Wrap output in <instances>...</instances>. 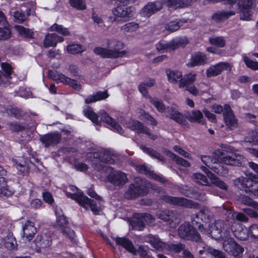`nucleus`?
I'll return each instance as SVG.
<instances>
[{"label": "nucleus", "mask_w": 258, "mask_h": 258, "mask_svg": "<svg viewBox=\"0 0 258 258\" xmlns=\"http://www.w3.org/2000/svg\"><path fill=\"white\" fill-rule=\"evenodd\" d=\"M107 48L95 47L93 52L102 58H116L122 57L126 54L124 50L120 51L124 47L123 43L116 40H110L107 42Z\"/></svg>", "instance_id": "nucleus-1"}, {"label": "nucleus", "mask_w": 258, "mask_h": 258, "mask_svg": "<svg viewBox=\"0 0 258 258\" xmlns=\"http://www.w3.org/2000/svg\"><path fill=\"white\" fill-rule=\"evenodd\" d=\"M150 187V183L147 180L137 177L131 183L125 192L127 199H134L147 194Z\"/></svg>", "instance_id": "nucleus-2"}, {"label": "nucleus", "mask_w": 258, "mask_h": 258, "mask_svg": "<svg viewBox=\"0 0 258 258\" xmlns=\"http://www.w3.org/2000/svg\"><path fill=\"white\" fill-rule=\"evenodd\" d=\"M234 184L240 190L245 189L258 197V177L251 174L247 177L241 176L234 180Z\"/></svg>", "instance_id": "nucleus-3"}, {"label": "nucleus", "mask_w": 258, "mask_h": 258, "mask_svg": "<svg viewBox=\"0 0 258 258\" xmlns=\"http://www.w3.org/2000/svg\"><path fill=\"white\" fill-rule=\"evenodd\" d=\"M224 151L231 153V155H227L220 158L222 163L226 165L242 166L245 164V158L239 154L234 153L235 149L233 147L226 144H223L221 146Z\"/></svg>", "instance_id": "nucleus-4"}, {"label": "nucleus", "mask_w": 258, "mask_h": 258, "mask_svg": "<svg viewBox=\"0 0 258 258\" xmlns=\"http://www.w3.org/2000/svg\"><path fill=\"white\" fill-rule=\"evenodd\" d=\"M67 197L75 200L80 206L86 209L90 207L91 211L95 215L99 214L100 211V208L97 206L96 203L86 196L84 195L82 191H78L76 194H71L66 192Z\"/></svg>", "instance_id": "nucleus-5"}, {"label": "nucleus", "mask_w": 258, "mask_h": 258, "mask_svg": "<svg viewBox=\"0 0 258 258\" xmlns=\"http://www.w3.org/2000/svg\"><path fill=\"white\" fill-rule=\"evenodd\" d=\"M125 5L118 2L117 6L112 11L115 17L111 20L112 22L122 23L134 16L135 9L132 7H126Z\"/></svg>", "instance_id": "nucleus-6"}, {"label": "nucleus", "mask_w": 258, "mask_h": 258, "mask_svg": "<svg viewBox=\"0 0 258 258\" xmlns=\"http://www.w3.org/2000/svg\"><path fill=\"white\" fill-rule=\"evenodd\" d=\"M116 243L123 247L129 252L136 255L138 253L141 258H153L150 255L148 251L142 246H140L138 250H136L132 241L125 237H117L114 238Z\"/></svg>", "instance_id": "nucleus-7"}, {"label": "nucleus", "mask_w": 258, "mask_h": 258, "mask_svg": "<svg viewBox=\"0 0 258 258\" xmlns=\"http://www.w3.org/2000/svg\"><path fill=\"white\" fill-rule=\"evenodd\" d=\"M178 235L184 240L192 241H199L201 239L200 233L189 223L184 222L178 228Z\"/></svg>", "instance_id": "nucleus-8"}, {"label": "nucleus", "mask_w": 258, "mask_h": 258, "mask_svg": "<svg viewBox=\"0 0 258 258\" xmlns=\"http://www.w3.org/2000/svg\"><path fill=\"white\" fill-rule=\"evenodd\" d=\"M230 224L223 220L216 221L212 227L211 234L215 239L226 238L230 233Z\"/></svg>", "instance_id": "nucleus-9"}, {"label": "nucleus", "mask_w": 258, "mask_h": 258, "mask_svg": "<svg viewBox=\"0 0 258 258\" xmlns=\"http://www.w3.org/2000/svg\"><path fill=\"white\" fill-rule=\"evenodd\" d=\"M163 201L174 205L183 206L186 208H196L199 206L197 203L181 197H175L168 195H162L160 197Z\"/></svg>", "instance_id": "nucleus-10"}, {"label": "nucleus", "mask_w": 258, "mask_h": 258, "mask_svg": "<svg viewBox=\"0 0 258 258\" xmlns=\"http://www.w3.org/2000/svg\"><path fill=\"white\" fill-rule=\"evenodd\" d=\"M258 0H239L240 9V18L243 20H249L252 15L251 8Z\"/></svg>", "instance_id": "nucleus-11"}, {"label": "nucleus", "mask_w": 258, "mask_h": 258, "mask_svg": "<svg viewBox=\"0 0 258 258\" xmlns=\"http://www.w3.org/2000/svg\"><path fill=\"white\" fill-rule=\"evenodd\" d=\"M56 215L57 225L59 226L61 232L64 236L69 238L71 241L74 240L75 237V233L73 230L67 226L68 221L66 217L63 215H59L57 212H56Z\"/></svg>", "instance_id": "nucleus-12"}, {"label": "nucleus", "mask_w": 258, "mask_h": 258, "mask_svg": "<svg viewBox=\"0 0 258 258\" xmlns=\"http://www.w3.org/2000/svg\"><path fill=\"white\" fill-rule=\"evenodd\" d=\"M34 241L36 246V251L41 252V248H46L51 245L52 238L50 233H44L38 235Z\"/></svg>", "instance_id": "nucleus-13"}, {"label": "nucleus", "mask_w": 258, "mask_h": 258, "mask_svg": "<svg viewBox=\"0 0 258 258\" xmlns=\"http://www.w3.org/2000/svg\"><path fill=\"white\" fill-rule=\"evenodd\" d=\"M223 116L227 127L230 130H234L237 127V119L235 118L230 106L228 104L224 105Z\"/></svg>", "instance_id": "nucleus-14"}, {"label": "nucleus", "mask_w": 258, "mask_h": 258, "mask_svg": "<svg viewBox=\"0 0 258 258\" xmlns=\"http://www.w3.org/2000/svg\"><path fill=\"white\" fill-rule=\"evenodd\" d=\"M94 158L98 159L100 162L113 164L115 162V154L109 149H102L93 153Z\"/></svg>", "instance_id": "nucleus-15"}, {"label": "nucleus", "mask_w": 258, "mask_h": 258, "mask_svg": "<svg viewBox=\"0 0 258 258\" xmlns=\"http://www.w3.org/2000/svg\"><path fill=\"white\" fill-rule=\"evenodd\" d=\"M180 43V41L177 39H173L169 42L161 40L156 44V47L159 52H164L176 49Z\"/></svg>", "instance_id": "nucleus-16"}, {"label": "nucleus", "mask_w": 258, "mask_h": 258, "mask_svg": "<svg viewBox=\"0 0 258 258\" xmlns=\"http://www.w3.org/2000/svg\"><path fill=\"white\" fill-rule=\"evenodd\" d=\"M107 179L110 182L116 186H122L127 181L126 174L119 171L111 172L107 176Z\"/></svg>", "instance_id": "nucleus-17"}, {"label": "nucleus", "mask_w": 258, "mask_h": 258, "mask_svg": "<svg viewBox=\"0 0 258 258\" xmlns=\"http://www.w3.org/2000/svg\"><path fill=\"white\" fill-rule=\"evenodd\" d=\"M230 69L231 67L228 62H221L208 68L206 70V75L208 78L215 77L220 75L224 70Z\"/></svg>", "instance_id": "nucleus-18"}, {"label": "nucleus", "mask_w": 258, "mask_h": 258, "mask_svg": "<svg viewBox=\"0 0 258 258\" xmlns=\"http://www.w3.org/2000/svg\"><path fill=\"white\" fill-rule=\"evenodd\" d=\"M207 62V57L206 55L201 52L198 51L192 54L191 57L187 63L186 65L190 68L196 66H202Z\"/></svg>", "instance_id": "nucleus-19"}, {"label": "nucleus", "mask_w": 258, "mask_h": 258, "mask_svg": "<svg viewBox=\"0 0 258 258\" xmlns=\"http://www.w3.org/2000/svg\"><path fill=\"white\" fill-rule=\"evenodd\" d=\"M61 137V135L58 133H51L41 136L40 141L45 147L47 148L57 144L60 142Z\"/></svg>", "instance_id": "nucleus-20"}, {"label": "nucleus", "mask_w": 258, "mask_h": 258, "mask_svg": "<svg viewBox=\"0 0 258 258\" xmlns=\"http://www.w3.org/2000/svg\"><path fill=\"white\" fill-rule=\"evenodd\" d=\"M1 67L5 74L0 71V86L5 87L11 83L12 69L9 63L4 62L1 63Z\"/></svg>", "instance_id": "nucleus-21"}, {"label": "nucleus", "mask_w": 258, "mask_h": 258, "mask_svg": "<svg viewBox=\"0 0 258 258\" xmlns=\"http://www.w3.org/2000/svg\"><path fill=\"white\" fill-rule=\"evenodd\" d=\"M99 116L101 120L110 125L115 131L120 135H123L124 130L121 126L104 110H101L99 112Z\"/></svg>", "instance_id": "nucleus-22"}, {"label": "nucleus", "mask_w": 258, "mask_h": 258, "mask_svg": "<svg viewBox=\"0 0 258 258\" xmlns=\"http://www.w3.org/2000/svg\"><path fill=\"white\" fill-rule=\"evenodd\" d=\"M156 216L158 218L167 222L170 225L173 222H178L177 214L173 211H159L156 213Z\"/></svg>", "instance_id": "nucleus-23"}, {"label": "nucleus", "mask_w": 258, "mask_h": 258, "mask_svg": "<svg viewBox=\"0 0 258 258\" xmlns=\"http://www.w3.org/2000/svg\"><path fill=\"white\" fill-rule=\"evenodd\" d=\"M162 4L160 2L148 3L142 10L141 14L144 17H149L161 9Z\"/></svg>", "instance_id": "nucleus-24"}, {"label": "nucleus", "mask_w": 258, "mask_h": 258, "mask_svg": "<svg viewBox=\"0 0 258 258\" xmlns=\"http://www.w3.org/2000/svg\"><path fill=\"white\" fill-rule=\"evenodd\" d=\"M64 39L62 37L59 36L56 33H48L45 35L43 40V45L45 47H54L58 42L63 41Z\"/></svg>", "instance_id": "nucleus-25"}, {"label": "nucleus", "mask_w": 258, "mask_h": 258, "mask_svg": "<svg viewBox=\"0 0 258 258\" xmlns=\"http://www.w3.org/2000/svg\"><path fill=\"white\" fill-rule=\"evenodd\" d=\"M166 116L174 120L179 124L184 125L186 121L183 115L176 109L172 107H168L166 111Z\"/></svg>", "instance_id": "nucleus-26"}, {"label": "nucleus", "mask_w": 258, "mask_h": 258, "mask_svg": "<svg viewBox=\"0 0 258 258\" xmlns=\"http://www.w3.org/2000/svg\"><path fill=\"white\" fill-rule=\"evenodd\" d=\"M23 238H25L28 241L32 240L36 233V228L34 226L33 223L27 221L23 227Z\"/></svg>", "instance_id": "nucleus-27"}, {"label": "nucleus", "mask_w": 258, "mask_h": 258, "mask_svg": "<svg viewBox=\"0 0 258 258\" xmlns=\"http://www.w3.org/2000/svg\"><path fill=\"white\" fill-rule=\"evenodd\" d=\"M146 241L158 250H162L166 248V243L162 242L155 235L150 234L146 237Z\"/></svg>", "instance_id": "nucleus-28"}, {"label": "nucleus", "mask_w": 258, "mask_h": 258, "mask_svg": "<svg viewBox=\"0 0 258 258\" xmlns=\"http://www.w3.org/2000/svg\"><path fill=\"white\" fill-rule=\"evenodd\" d=\"M130 223L133 230H142L145 227V224L141 213L136 214L130 220Z\"/></svg>", "instance_id": "nucleus-29"}, {"label": "nucleus", "mask_w": 258, "mask_h": 258, "mask_svg": "<svg viewBox=\"0 0 258 258\" xmlns=\"http://www.w3.org/2000/svg\"><path fill=\"white\" fill-rule=\"evenodd\" d=\"M197 78V74L193 72L185 75L179 81V88H184L194 83Z\"/></svg>", "instance_id": "nucleus-30"}, {"label": "nucleus", "mask_w": 258, "mask_h": 258, "mask_svg": "<svg viewBox=\"0 0 258 258\" xmlns=\"http://www.w3.org/2000/svg\"><path fill=\"white\" fill-rule=\"evenodd\" d=\"M231 230L233 235L238 239L241 240H245L248 239L249 230L246 227H242L240 225H237V227L235 229L232 228Z\"/></svg>", "instance_id": "nucleus-31"}, {"label": "nucleus", "mask_w": 258, "mask_h": 258, "mask_svg": "<svg viewBox=\"0 0 258 258\" xmlns=\"http://www.w3.org/2000/svg\"><path fill=\"white\" fill-rule=\"evenodd\" d=\"M127 127L138 134H143L145 132L147 126H145L142 122L138 120H131L127 123Z\"/></svg>", "instance_id": "nucleus-32"}, {"label": "nucleus", "mask_w": 258, "mask_h": 258, "mask_svg": "<svg viewBox=\"0 0 258 258\" xmlns=\"http://www.w3.org/2000/svg\"><path fill=\"white\" fill-rule=\"evenodd\" d=\"M210 168L219 176L226 177L228 175V168L221 163H218L216 159H214V165L210 166Z\"/></svg>", "instance_id": "nucleus-33"}, {"label": "nucleus", "mask_w": 258, "mask_h": 258, "mask_svg": "<svg viewBox=\"0 0 258 258\" xmlns=\"http://www.w3.org/2000/svg\"><path fill=\"white\" fill-rule=\"evenodd\" d=\"M235 14V12L233 11L229 12L224 11H218L212 15V19L216 22H220L224 21Z\"/></svg>", "instance_id": "nucleus-34"}, {"label": "nucleus", "mask_w": 258, "mask_h": 258, "mask_svg": "<svg viewBox=\"0 0 258 258\" xmlns=\"http://www.w3.org/2000/svg\"><path fill=\"white\" fill-rule=\"evenodd\" d=\"M108 95L106 91H98L93 94L92 95L88 96L85 100L86 104H89L96 101L101 100L107 98Z\"/></svg>", "instance_id": "nucleus-35"}, {"label": "nucleus", "mask_w": 258, "mask_h": 258, "mask_svg": "<svg viewBox=\"0 0 258 258\" xmlns=\"http://www.w3.org/2000/svg\"><path fill=\"white\" fill-rule=\"evenodd\" d=\"M185 118L191 122H202L203 115L199 110L188 112L185 114Z\"/></svg>", "instance_id": "nucleus-36"}, {"label": "nucleus", "mask_w": 258, "mask_h": 258, "mask_svg": "<svg viewBox=\"0 0 258 258\" xmlns=\"http://www.w3.org/2000/svg\"><path fill=\"white\" fill-rule=\"evenodd\" d=\"M140 149L153 158L156 159L162 162H164L165 160V158L163 155L151 148L141 145L140 146Z\"/></svg>", "instance_id": "nucleus-37"}, {"label": "nucleus", "mask_w": 258, "mask_h": 258, "mask_svg": "<svg viewBox=\"0 0 258 258\" xmlns=\"http://www.w3.org/2000/svg\"><path fill=\"white\" fill-rule=\"evenodd\" d=\"M212 217V214L210 211L206 207L202 208L197 214V218L198 220H201V221L205 223H208Z\"/></svg>", "instance_id": "nucleus-38"}, {"label": "nucleus", "mask_w": 258, "mask_h": 258, "mask_svg": "<svg viewBox=\"0 0 258 258\" xmlns=\"http://www.w3.org/2000/svg\"><path fill=\"white\" fill-rule=\"evenodd\" d=\"M14 28L21 36L27 38H34V32L31 29L26 28L20 25H16Z\"/></svg>", "instance_id": "nucleus-39"}, {"label": "nucleus", "mask_w": 258, "mask_h": 258, "mask_svg": "<svg viewBox=\"0 0 258 258\" xmlns=\"http://www.w3.org/2000/svg\"><path fill=\"white\" fill-rule=\"evenodd\" d=\"M165 152L167 156H169L171 158L174 160L177 164L185 167H188L190 166V164L188 161L172 153L170 151L166 150Z\"/></svg>", "instance_id": "nucleus-40"}, {"label": "nucleus", "mask_w": 258, "mask_h": 258, "mask_svg": "<svg viewBox=\"0 0 258 258\" xmlns=\"http://www.w3.org/2000/svg\"><path fill=\"white\" fill-rule=\"evenodd\" d=\"M210 180L211 183L216 186L219 187L222 190H227L228 189V185L221 179L216 176L214 174H210Z\"/></svg>", "instance_id": "nucleus-41"}, {"label": "nucleus", "mask_w": 258, "mask_h": 258, "mask_svg": "<svg viewBox=\"0 0 258 258\" xmlns=\"http://www.w3.org/2000/svg\"><path fill=\"white\" fill-rule=\"evenodd\" d=\"M239 200L242 204L251 207L258 210V203L254 201L249 197L245 195H241L239 198Z\"/></svg>", "instance_id": "nucleus-42"}, {"label": "nucleus", "mask_w": 258, "mask_h": 258, "mask_svg": "<svg viewBox=\"0 0 258 258\" xmlns=\"http://www.w3.org/2000/svg\"><path fill=\"white\" fill-rule=\"evenodd\" d=\"M84 115L91 120L93 122L98 125V115L93 111L92 109L87 106L83 111Z\"/></svg>", "instance_id": "nucleus-43"}, {"label": "nucleus", "mask_w": 258, "mask_h": 258, "mask_svg": "<svg viewBox=\"0 0 258 258\" xmlns=\"http://www.w3.org/2000/svg\"><path fill=\"white\" fill-rule=\"evenodd\" d=\"M196 182L199 184L204 186H210V182L209 181L206 176L201 173H196L193 174Z\"/></svg>", "instance_id": "nucleus-44"}, {"label": "nucleus", "mask_w": 258, "mask_h": 258, "mask_svg": "<svg viewBox=\"0 0 258 258\" xmlns=\"http://www.w3.org/2000/svg\"><path fill=\"white\" fill-rule=\"evenodd\" d=\"M168 81L172 83H176L178 79L182 78V73L179 71H172L167 73Z\"/></svg>", "instance_id": "nucleus-45"}, {"label": "nucleus", "mask_w": 258, "mask_h": 258, "mask_svg": "<svg viewBox=\"0 0 258 258\" xmlns=\"http://www.w3.org/2000/svg\"><path fill=\"white\" fill-rule=\"evenodd\" d=\"M186 247L185 244L179 243L177 244H167L166 249H168L171 251H173L175 253H179L182 252L184 249V247Z\"/></svg>", "instance_id": "nucleus-46"}, {"label": "nucleus", "mask_w": 258, "mask_h": 258, "mask_svg": "<svg viewBox=\"0 0 258 258\" xmlns=\"http://www.w3.org/2000/svg\"><path fill=\"white\" fill-rule=\"evenodd\" d=\"M245 141L253 145H258V130L249 132L245 137Z\"/></svg>", "instance_id": "nucleus-47"}, {"label": "nucleus", "mask_w": 258, "mask_h": 258, "mask_svg": "<svg viewBox=\"0 0 258 258\" xmlns=\"http://www.w3.org/2000/svg\"><path fill=\"white\" fill-rule=\"evenodd\" d=\"M181 22V20L178 19L171 21L165 25V29L170 32H174L180 27V23Z\"/></svg>", "instance_id": "nucleus-48"}, {"label": "nucleus", "mask_w": 258, "mask_h": 258, "mask_svg": "<svg viewBox=\"0 0 258 258\" xmlns=\"http://www.w3.org/2000/svg\"><path fill=\"white\" fill-rule=\"evenodd\" d=\"M49 30L50 31H56L64 36L70 35V32L67 28H64L62 25H59L57 24H54L52 25L50 27Z\"/></svg>", "instance_id": "nucleus-49"}, {"label": "nucleus", "mask_w": 258, "mask_h": 258, "mask_svg": "<svg viewBox=\"0 0 258 258\" xmlns=\"http://www.w3.org/2000/svg\"><path fill=\"white\" fill-rule=\"evenodd\" d=\"M243 251V248L236 243V246H233L228 253L232 255L235 258H242Z\"/></svg>", "instance_id": "nucleus-50"}, {"label": "nucleus", "mask_w": 258, "mask_h": 258, "mask_svg": "<svg viewBox=\"0 0 258 258\" xmlns=\"http://www.w3.org/2000/svg\"><path fill=\"white\" fill-rule=\"evenodd\" d=\"M68 52L71 54L81 53L85 50L82 45L78 44H72L67 46Z\"/></svg>", "instance_id": "nucleus-51"}, {"label": "nucleus", "mask_w": 258, "mask_h": 258, "mask_svg": "<svg viewBox=\"0 0 258 258\" xmlns=\"http://www.w3.org/2000/svg\"><path fill=\"white\" fill-rule=\"evenodd\" d=\"M208 254L211 258H225L226 255L224 252L211 247V248H207Z\"/></svg>", "instance_id": "nucleus-52"}, {"label": "nucleus", "mask_w": 258, "mask_h": 258, "mask_svg": "<svg viewBox=\"0 0 258 258\" xmlns=\"http://www.w3.org/2000/svg\"><path fill=\"white\" fill-rule=\"evenodd\" d=\"M139 27V24L135 22L127 23L121 27V30L125 32H132L136 31Z\"/></svg>", "instance_id": "nucleus-53"}, {"label": "nucleus", "mask_w": 258, "mask_h": 258, "mask_svg": "<svg viewBox=\"0 0 258 258\" xmlns=\"http://www.w3.org/2000/svg\"><path fill=\"white\" fill-rule=\"evenodd\" d=\"M197 243V248L199 249V253L200 255H203L204 254H208V250L207 248H211V247L207 245L204 241H203L202 238L201 237V239L199 241H195Z\"/></svg>", "instance_id": "nucleus-54"}, {"label": "nucleus", "mask_w": 258, "mask_h": 258, "mask_svg": "<svg viewBox=\"0 0 258 258\" xmlns=\"http://www.w3.org/2000/svg\"><path fill=\"white\" fill-rule=\"evenodd\" d=\"M236 242L232 238H226L223 241V247L225 251L228 253L233 246H236Z\"/></svg>", "instance_id": "nucleus-55"}, {"label": "nucleus", "mask_w": 258, "mask_h": 258, "mask_svg": "<svg viewBox=\"0 0 258 258\" xmlns=\"http://www.w3.org/2000/svg\"><path fill=\"white\" fill-rule=\"evenodd\" d=\"M210 43L219 47H223L225 45V40L223 37H215L209 38Z\"/></svg>", "instance_id": "nucleus-56"}, {"label": "nucleus", "mask_w": 258, "mask_h": 258, "mask_svg": "<svg viewBox=\"0 0 258 258\" xmlns=\"http://www.w3.org/2000/svg\"><path fill=\"white\" fill-rule=\"evenodd\" d=\"M151 103L153 104L157 110L161 112L166 111V109L163 102L157 98H151Z\"/></svg>", "instance_id": "nucleus-57"}, {"label": "nucleus", "mask_w": 258, "mask_h": 258, "mask_svg": "<svg viewBox=\"0 0 258 258\" xmlns=\"http://www.w3.org/2000/svg\"><path fill=\"white\" fill-rule=\"evenodd\" d=\"M243 60L247 68L253 71L258 70V62L250 59L246 56H243Z\"/></svg>", "instance_id": "nucleus-58"}, {"label": "nucleus", "mask_w": 258, "mask_h": 258, "mask_svg": "<svg viewBox=\"0 0 258 258\" xmlns=\"http://www.w3.org/2000/svg\"><path fill=\"white\" fill-rule=\"evenodd\" d=\"M136 169L139 173L145 174L149 176H151L153 172L149 167L145 164L137 166L136 167Z\"/></svg>", "instance_id": "nucleus-59"}, {"label": "nucleus", "mask_w": 258, "mask_h": 258, "mask_svg": "<svg viewBox=\"0 0 258 258\" xmlns=\"http://www.w3.org/2000/svg\"><path fill=\"white\" fill-rule=\"evenodd\" d=\"M70 2L71 6L77 9L82 10L86 8L84 0H70Z\"/></svg>", "instance_id": "nucleus-60"}, {"label": "nucleus", "mask_w": 258, "mask_h": 258, "mask_svg": "<svg viewBox=\"0 0 258 258\" xmlns=\"http://www.w3.org/2000/svg\"><path fill=\"white\" fill-rule=\"evenodd\" d=\"M11 34V31L7 27L0 28V40H5L9 39Z\"/></svg>", "instance_id": "nucleus-61"}, {"label": "nucleus", "mask_w": 258, "mask_h": 258, "mask_svg": "<svg viewBox=\"0 0 258 258\" xmlns=\"http://www.w3.org/2000/svg\"><path fill=\"white\" fill-rule=\"evenodd\" d=\"M66 80V81L63 83L64 84L69 85L77 91H80L81 89V85L78 84L76 80L71 79L68 77H67Z\"/></svg>", "instance_id": "nucleus-62"}, {"label": "nucleus", "mask_w": 258, "mask_h": 258, "mask_svg": "<svg viewBox=\"0 0 258 258\" xmlns=\"http://www.w3.org/2000/svg\"><path fill=\"white\" fill-rule=\"evenodd\" d=\"M14 20L18 23H22L26 20V15L21 12L17 11L14 13Z\"/></svg>", "instance_id": "nucleus-63"}, {"label": "nucleus", "mask_w": 258, "mask_h": 258, "mask_svg": "<svg viewBox=\"0 0 258 258\" xmlns=\"http://www.w3.org/2000/svg\"><path fill=\"white\" fill-rule=\"evenodd\" d=\"M9 128L13 132H20L25 129V127L18 123L9 122L8 123Z\"/></svg>", "instance_id": "nucleus-64"}]
</instances>
